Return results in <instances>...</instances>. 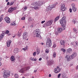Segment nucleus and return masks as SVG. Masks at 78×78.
Here are the masks:
<instances>
[{"instance_id": "c756f323", "label": "nucleus", "mask_w": 78, "mask_h": 78, "mask_svg": "<svg viewBox=\"0 0 78 78\" xmlns=\"http://www.w3.org/2000/svg\"><path fill=\"white\" fill-rule=\"evenodd\" d=\"M36 4H37V2H33L32 4V5H33V6H36Z\"/></svg>"}, {"instance_id": "2f4dec72", "label": "nucleus", "mask_w": 78, "mask_h": 78, "mask_svg": "<svg viewBox=\"0 0 78 78\" xmlns=\"http://www.w3.org/2000/svg\"><path fill=\"white\" fill-rule=\"evenodd\" d=\"M54 62V61H53V60H52L50 61V64H53Z\"/></svg>"}, {"instance_id": "412c9836", "label": "nucleus", "mask_w": 78, "mask_h": 78, "mask_svg": "<svg viewBox=\"0 0 78 78\" xmlns=\"http://www.w3.org/2000/svg\"><path fill=\"white\" fill-rule=\"evenodd\" d=\"M64 40H61L60 41V44L62 45H64Z\"/></svg>"}, {"instance_id": "774afa93", "label": "nucleus", "mask_w": 78, "mask_h": 78, "mask_svg": "<svg viewBox=\"0 0 78 78\" xmlns=\"http://www.w3.org/2000/svg\"><path fill=\"white\" fill-rule=\"evenodd\" d=\"M22 78H25V77H22Z\"/></svg>"}, {"instance_id": "c9c22d12", "label": "nucleus", "mask_w": 78, "mask_h": 78, "mask_svg": "<svg viewBox=\"0 0 78 78\" xmlns=\"http://www.w3.org/2000/svg\"><path fill=\"white\" fill-rule=\"evenodd\" d=\"M39 53H40V50L39 49H37V55H39Z\"/></svg>"}, {"instance_id": "dca6fc26", "label": "nucleus", "mask_w": 78, "mask_h": 78, "mask_svg": "<svg viewBox=\"0 0 78 78\" xmlns=\"http://www.w3.org/2000/svg\"><path fill=\"white\" fill-rule=\"evenodd\" d=\"M19 49L18 48H15L14 49V53H19Z\"/></svg>"}, {"instance_id": "052dcab7", "label": "nucleus", "mask_w": 78, "mask_h": 78, "mask_svg": "<svg viewBox=\"0 0 78 78\" xmlns=\"http://www.w3.org/2000/svg\"><path fill=\"white\" fill-rule=\"evenodd\" d=\"M2 66V62H0V67Z\"/></svg>"}, {"instance_id": "1a4fd4ad", "label": "nucleus", "mask_w": 78, "mask_h": 78, "mask_svg": "<svg viewBox=\"0 0 78 78\" xmlns=\"http://www.w3.org/2000/svg\"><path fill=\"white\" fill-rule=\"evenodd\" d=\"M53 23V21L51 20H50L48 21L46 23V25L47 27H48V26H50Z\"/></svg>"}, {"instance_id": "864d4df0", "label": "nucleus", "mask_w": 78, "mask_h": 78, "mask_svg": "<svg viewBox=\"0 0 78 78\" xmlns=\"http://www.w3.org/2000/svg\"><path fill=\"white\" fill-rule=\"evenodd\" d=\"M36 60H37L36 58L34 59V61H36Z\"/></svg>"}, {"instance_id": "3c124183", "label": "nucleus", "mask_w": 78, "mask_h": 78, "mask_svg": "<svg viewBox=\"0 0 78 78\" xmlns=\"http://www.w3.org/2000/svg\"><path fill=\"white\" fill-rule=\"evenodd\" d=\"M45 21L44 20V21H43L41 22V23H44V22H45Z\"/></svg>"}, {"instance_id": "37998d69", "label": "nucleus", "mask_w": 78, "mask_h": 78, "mask_svg": "<svg viewBox=\"0 0 78 78\" xmlns=\"http://www.w3.org/2000/svg\"><path fill=\"white\" fill-rule=\"evenodd\" d=\"M73 23L75 24L76 23V20H73Z\"/></svg>"}, {"instance_id": "c03bdc74", "label": "nucleus", "mask_w": 78, "mask_h": 78, "mask_svg": "<svg viewBox=\"0 0 78 78\" xmlns=\"http://www.w3.org/2000/svg\"><path fill=\"white\" fill-rule=\"evenodd\" d=\"M30 59L31 61H34V58L31 57V58H30Z\"/></svg>"}, {"instance_id": "f8f14e48", "label": "nucleus", "mask_w": 78, "mask_h": 78, "mask_svg": "<svg viewBox=\"0 0 78 78\" xmlns=\"http://www.w3.org/2000/svg\"><path fill=\"white\" fill-rule=\"evenodd\" d=\"M43 3V2L42 1H39L37 2L36 6H41L42 5Z\"/></svg>"}, {"instance_id": "e2e57ef3", "label": "nucleus", "mask_w": 78, "mask_h": 78, "mask_svg": "<svg viewBox=\"0 0 78 78\" xmlns=\"http://www.w3.org/2000/svg\"><path fill=\"white\" fill-rule=\"evenodd\" d=\"M5 2H8V0H6Z\"/></svg>"}, {"instance_id": "4be33fe9", "label": "nucleus", "mask_w": 78, "mask_h": 78, "mask_svg": "<svg viewBox=\"0 0 78 78\" xmlns=\"http://www.w3.org/2000/svg\"><path fill=\"white\" fill-rule=\"evenodd\" d=\"M67 51L68 53H71L72 51V49L69 48L67 50Z\"/></svg>"}, {"instance_id": "bb28decb", "label": "nucleus", "mask_w": 78, "mask_h": 78, "mask_svg": "<svg viewBox=\"0 0 78 78\" xmlns=\"http://www.w3.org/2000/svg\"><path fill=\"white\" fill-rule=\"evenodd\" d=\"M56 56V53L55 52L53 53V57L55 58Z\"/></svg>"}, {"instance_id": "603ef678", "label": "nucleus", "mask_w": 78, "mask_h": 78, "mask_svg": "<svg viewBox=\"0 0 78 78\" xmlns=\"http://www.w3.org/2000/svg\"><path fill=\"white\" fill-rule=\"evenodd\" d=\"M55 47H56V45L55 44H54L53 45V47H54V48H55Z\"/></svg>"}, {"instance_id": "20e7f679", "label": "nucleus", "mask_w": 78, "mask_h": 78, "mask_svg": "<svg viewBox=\"0 0 78 78\" xmlns=\"http://www.w3.org/2000/svg\"><path fill=\"white\" fill-rule=\"evenodd\" d=\"M30 69V67L27 66L24 68H22L21 69H20L19 71V72L21 73H23L25 71L27 70H28L29 69Z\"/></svg>"}, {"instance_id": "6e6d98bb", "label": "nucleus", "mask_w": 78, "mask_h": 78, "mask_svg": "<svg viewBox=\"0 0 78 78\" xmlns=\"http://www.w3.org/2000/svg\"><path fill=\"white\" fill-rule=\"evenodd\" d=\"M76 69L78 70V66H77L76 67Z\"/></svg>"}, {"instance_id": "39448f33", "label": "nucleus", "mask_w": 78, "mask_h": 78, "mask_svg": "<svg viewBox=\"0 0 78 78\" xmlns=\"http://www.w3.org/2000/svg\"><path fill=\"white\" fill-rule=\"evenodd\" d=\"M46 46L47 47H50L51 46V40L50 39V38H48L47 39Z\"/></svg>"}, {"instance_id": "f03ea898", "label": "nucleus", "mask_w": 78, "mask_h": 78, "mask_svg": "<svg viewBox=\"0 0 78 78\" xmlns=\"http://www.w3.org/2000/svg\"><path fill=\"white\" fill-rule=\"evenodd\" d=\"M66 17L64 16L60 20V23L63 28H65V27H66Z\"/></svg>"}, {"instance_id": "5701e85b", "label": "nucleus", "mask_w": 78, "mask_h": 78, "mask_svg": "<svg viewBox=\"0 0 78 78\" xmlns=\"http://www.w3.org/2000/svg\"><path fill=\"white\" fill-rule=\"evenodd\" d=\"M3 15H2L1 16L0 18V22H1L3 20Z\"/></svg>"}, {"instance_id": "72a5a7b5", "label": "nucleus", "mask_w": 78, "mask_h": 78, "mask_svg": "<svg viewBox=\"0 0 78 78\" xmlns=\"http://www.w3.org/2000/svg\"><path fill=\"white\" fill-rule=\"evenodd\" d=\"M61 50L62 51L64 52V53H65V52L66 51V50H65V49H64V48H62L61 49Z\"/></svg>"}, {"instance_id": "a878e982", "label": "nucleus", "mask_w": 78, "mask_h": 78, "mask_svg": "<svg viewBox=\"0 0 78 78\" xmlns=\"http://www.w3.org/2000/svg\"><path fill=\"white\" fill-rule=\"evenodd\" d=\"M16 25V24L15 22L14 21L11 23V25L13 26H15Z\"/></svg>"}, {"instance_id": "423d86ee", "label": "nucleus", "mask_w": 78, "mask_h": 78, "mask_svg": "<svg viewBox=\"0 0 78 78\" xmlns=\"http://www.w3.org/2000/svg\"><path fill=\"white\" fill-rule=\"evenodd\" d=\"M16 9H17L16 7H11L9 9L8 11L9 12H12L13 11L16 10Z\"/></svg>"}, {"instance_id": "4468645a", "label": "nucleus", "mask_w": 78, "mask_h": 78, "mask_svg": "<svg viewBox=\"0 0 78 78\" xmlns=\"http://www.w3.org/2000/svg\"><path fill=\"white\" fill-rule=\"evenodd\" d=\"M23 39H26L27 37V32H24L23 33Z\"/></svg>"}, {"instance_id": "338daca9", "label": "nucleus", "mask_w": 78, "mask_h": 78, "mask_svg": "<svg viewBox=\"0 0 78 78\" xmlns=\"http://www.w3.org/2000/svg\"><path fill=\"white\" fill-rule=\"evenodd\" d=\"M32 78H34V76H33Z\"/></svg>"}, {"instance_id": "473e14b6", "label": "nucleus", "mask_w": 78, "mask_h": 78, "mask_svg": "<svg viewBox=\"0 0 78 78\" xmlns=\"http://www.w3.org/2000/svg\"><path fill=\"white\" fill-rule=\"evenodd\" d=\"M14 3V2L13 1H12L10 3V6H11V5H12Z\"/></svg>"}, {"instance_id": "0eeeda50", "label": "nucleus", "mask_w": 78, "mask_h": 78, "mask_svg": "<svg viewBox=\"0 0 78 78\" xmlns=\"http://www.w3.org/2000/svg\"><path fill=\"white\" fill-rule=\"evenodd\" d=\"M4 20L5 22H6L7 23H10V18L8 16L5 17L4 18Z\"/></svg>"}, {"instance_id": "09e8293b", "label": "nucleus", "mask_w": 78, "mask_h": 78, "mask_svg": "<svg viewBox=\"0 0 78 78\" xmlns=\"http://www.w3.org/2000/svg\"><path fill=\"white\" fill-rule=\"evenodd\" d=\"M18 36L19 37H20V34H18Z\"/></svg>"}, {"instance_id": "a18cd8bd", "label": "nucleus", "mask_w": 78, "mask_h": 78, "mask_svg": "<svg viewBox=\"0 0 78 78\" xmlns=\"http://www.w3.org/2000/svg\"><path fill=\"white\" fill-rule=\"evenodd\" d=\"M60 76H61V74H58V78H59Z\"/></svg>"}, {"instance_id": "79ce46f5", "label": "nucleus", "mask_w": 78, "mask_h": 78, "mask_svg": "<svg viewBox=\"0 0 78 78\" xmlns=\"http://www.w3.org/2000/svg\"><path fill=\"white\" fill-rule=\"evenodd\" d=\"M9 33V31L8 30H6L5 31V34H8Z\"/></svg>"}, {"instance_id": "9b49d317", "label": "nucleus", "mask_w": 78, "mask_h": 78, "mask_svg": "<svg viewBox=\"0 0 78 78\" xmlns=\"http://www.w3.org/2000/svg\"><path fill=\"white\" fill-rule=\"evenodd\" d=\"M61 9L62 11H65V10L67 9V8L65 7V4H63L62 5Z\"/></svg>"}, {"instance_id": "e433bc0d", "label": "nucleus", "mask_w": 78, "mask_h": 78, "mask_svg": "<svg viewBox=\"0 0 78 78\" xmlns=\"http://www.w3.org/2000/svg\"><path fill=\"white\" fill-rule=\"evenodd\" d=\"M27 8H28V7H27V6L25 7L23 9V11H26L27 9Z\"/></svg>"}, {"instance_id": "a19ab883", "label": "nucleus", "mask_w": 78, "mask_h": 78, "mask_svg": "<svg viewBox=\"0 0 78 78\" xmlns=\"http://www.w3.org/2000/svg\"><path fill=\"white\" fill-rule=\"evenodd\" d=\"M21 20H25V17H23L21 19Z\"/></svg>"}, {"instance_id": "4d7b16f0", "label": "nucleus", "mask_w": 78, "mask_h": 78, "mask_svg": "<svg viewBox=\"0 0 78 78\" xmlns=\"http://www.w3.org/2000/svg\"><path fill=\"white\" fill-rule=\"evenodd\" d=\"M49 77H51V75L50 74H49Z\"/></svg>"}, {"instance_id": "2eb2a0df", "label": "nucleus", "mask_w": 78, "mask_h": 78, "mask_svg": "<svg viewBox=\"0 0 78 78\" xmlns=\"http://www.w3.org/2000/svg\"><path fill=\"white\" fill-rule=\"evenodd\" d=\"M66 59L67 60L69 61L70 60V57L69 55H66L65 57Z\"/></svg>"}, {"instance_id": "6e6552de", "label": "nucleus", "mask_w": 78, "mask_h": 78, "mask_svg": "<svg viewBox=\"0 0 78 78\" xmlns=\"http://www.w3.org/2000/svg\"><path fill=\"white\" fill-rule=\"evenodd\" d=\"M61 71V69L59 68L58 67H57L55 69L54 72L55 73H59V72Z\"/></svg>"}, {"instance_id": "49530a36", "label": "nucleus", "mask_w": 78, "mask_h": 78, "mask_svg": "<svg viewBox=\"0 0 78 78\" xmlns=\"http://www.w3.org/2000/svg\"><path fill=\"white\" fill-rule=\"evenodd\" d=\"M7 5H10V3L9 2H8L7 4Z\"/></svg>"}, {"instance_id": "7ed1b4c3", "label": "nucleus", "mask_w": 78, "mask_h": 78, "mask_svg": "<svg viewBox=\"0 0 78 78\" xmlns=\"http://www.w3.org/2000/svg\"><path fill=\"white\" fill-rule=\"evenodd\" d=\"M11 73L9 71L5 70L4 71L3 76L4 78H8L10 76Z\"/></svg>"}, {"instance_id": "bf43d9fd", "label": "nucleus", "mask_w": 78, "mask_h": 78, "mask_svg": "<svg viewBox=\"0 0 78 78\" xmlns=\"http://www.w3.org/2000/svg\"><path fill=\"white\" fill-rule=\"evenodd\" d=\"M41 45H44V43H41Z\"/></svg>"}, {"instance_id": "cd10ccee", "label": "nucleus", "mask_w": 78, "mask_h": 78, "mask_svg": "<svg viewBox=\"0 0 78 78\" xmlns=\"http://www.w3.org/2000/svg\"><path fill=\"white\" fill-rule=\"evenodd\" d=\"M14 76L15 78H19V75L17 74L16 73L15 74Z\"/></svg>"}, {"instance_id": "5fc2aeb1", "label": "nucleus", "mask_w": 78, "mask_h": 78, "mask_svg": "<svg viewBox=\"0 0 78 78\" xmlns=\"http://www.w3.org/2000/svg\"><path fill=\"white\" fill-rule=\"evenodd\" d=\"M42 60V58H40L39 59V61H41Z\"/></svg>"}, {"instance_id": "6ab92c4d", "label": "nucleus", "mask_w": 78, "mask_h": 78, "mask_svg": "<svg viewBox=\"0 0 78 78\" xmlns=\"http://www.w3.org/2000/svg\"><path fill=\"white\" fill-rule=\"evenodd\" d=\"M10 60L11 61H14L15 60V57L13 56H12L10 57Z\"/></svg>"}, {"instance_id": "f704fd0d", "label": "nucleus", "mask_w": 78, "mask_h": 78, "mask_svg": "<svg viewBox=\"0 0 78 78\" xmlns=\"http://www.w3.org/2000/svg\"><path fill=\"white\" fill-rule=\"evenodd\" d=\"M45 52L47 53H49V50L48 49H46L45 50Z\"/></svg>"}, {"instance_id": "ea45409f", "label": "nucleus", "mask_w": 78, "mask_h": 78, "mask_svg": "<svg viewBox=\"0 0 78 78\" xmlns=\"http://www.w3.org/2000/svg\"><path fill=\"white\" fill-rule=\"evenodd\" d=\"M33 56H36V52H34L33 53Z\"/></svg>"}, {"instance_id": "7c9ffc66", "label": "nucleus", "mask_w": 78, "mask_h": 78, "mask_svg": "<svg viewBox=\"0 0 78 78\" xmlns=\"http://www.w3.org/2000/svg\"><path fill=\"white\" fill-rule=\"evenodd\" d=\"M75 46L76 47H78V42L77 41H76L75 42Z\"/></svg>"}, {"instance_id": "a211bd4d", "label": "nucleus", "mask_w": 78, "mask_h": 78, "mask_svg": "<svg viewBox=\"0 0 78 78\" xmlns=\"http://www.w3.org/2000/svg\"><path fill=\"white\" fill-rule=\"evenodd\" d=\"M11 43V41L10 40H9L7 41V45L8 47L10 46V44Z\"/></svg>"}, {"instance_id": "8fccbe9b", "label": "nucleus", "mask_w": 78, "mask_h": 78, "mask_svg": "<svg viewBox=\"0 0 78 78\" xmlns=\"http://www.w3.org/2000/svg\"><path fill=\"white\" fill-rule=\"evenodd\" d=\"M33 20V19H32L31 18H30V19L29 20V21H32V20Z\"/></svg>"}, {"instance_id": "de8ad7c7", "label": "nucleus", "mask_w": 78, "mask_h": 78, "mask_svg": "<svg viewBox=\"0 0 78 78\" xmlns=\"http://www.w3.org/2000/svg\"><path fill=\"white\" fill-rule=\"evenodd\" d=\"M72 9H69V11H70V12H72Z\"/></svg>"}, {"instance_id": "393cba45", "label": "nucleus", "mask_w": 78, "mask_h": 78, "mask_svg": "<svg viewBox=\"0 0 78 78\" xmlns=\"http://www.w3.org/2000/svg\"><path fill=\"white\" fill-rule=\"evenodd\" d=\"M59 19V16H58L55 19V22H56Z\"/></svg>"}, {"instance_id": "c85d7f7f", "label": "nucleus", "mask_w": 78, "mask_h": 78, "mask_svg": "<svg viewBox=\"0 0 78 78\" xmlns=\"http://www.w3.org/2000/svg\"><path fill=\"white\" fill-rule=\"evenodd\" d=\"M33 8L34 9H35L36 10L38 9H39V7L37 6H35Z\"/></svg>"}, {"instance_id": "58836bf2", "label": "nucleus", "mask_w": 78, "mask_h": 78, "mask_svg": "<svg viewBox=\"0 0 78 78\" xmlns=\"http://www.w3.org/2000/svg\"><path fill=\"white\" fill-rule=\"evenodd\" d=\"M52 7H51V8L52 9V8H55V5H51Z\"/></svg>"}, {"instance_id": "ddd939ff", "label": "nucleus", "mask_w": 78, "mask_h": 78, "mask_svg": "<svg viewBox=\"0 0 78 78\" xmlns=\"http://www.w3.org/2000/svg\"><path fill=\"white\" fill-rule=\"evenodd\" d=\"M77 55V54H76V52H74V53L71 56V59H73L74 58L76 57Z\"/></svg>"}, {"instance_id": "69168bd1", "label": "nucleus", "mask_w": 78, "mask_h": 78, "mask_svg": "<svg viewBox=\"0 0 78 78\" xmlns=\"http://www.w3.org/2000/svg\"><path fill=\"white\" fill-rule=\"evenodd\" d=\"M23 28H25V26H23Z\"/></svg>"}, {"instance_id": "13d9d810", "label": "nucleus", "mask_w": 78, "mask_h": 78, "mask_svg": "<svg viewBox=\"0 0 78 78\" xmlns=\"http://www.w3.org/2000/svg\"><path fill=\"white\" fill-rule=\"evenodd\" d=\"M37 72V70H34V72L35 73H36V72Z\"/></svg>"}, {"instance_id": "9d476101", "label": "nucleus", "mask_w": 78, "mask_h": 78, "mask_svg": "<svg viewBox=\"0 0 78 78\" xmlns=\"http://www.w3.org/2000/svg\"><path fill=\"white\" fill-rule=\"evenodd\" d=\"M72 8L73 11L74 12L76 11V10H77V9L75 8V4L74 3H73L72 4Z\"/></svg>"}, {"instance_id": "f257e3e1", "label": "nucleus", "mask_w": 78, "mask_h": 78, "mask_svg": "<svg viewBox=\"0 0 78 78\" xmlns=\"http://www.w3.org/2000/svg\"><path fill=\"white\" fill-rule=\"evenodd\" d=\"M40 30L39 29H37L35 30L33 32L34 36V37H38L39 39H42L41 35H40Z\"/></svg>"}, {"instance_id": "aec40b11", "label": "nucleus", "mask_w": 78, "mask_h": 78, "mask_svg": "<svg viewBox=\"0 0 78 78\" xmlns=\"http://www.w3.org/2000/svg\"><path fill=\"white\" fill-rule=\"evenodd\" d=\"M5 36V34H2L0 36V40L1 41L2 40V39H3V37H4Z\"/></svg>"}, {"instance_id": "f3484780", "label": "nucleus", "mask_w": 78, "mask_h": 78, "mask_svg": "<svg viewBox=\"0 0 78 78\" xmlns=\"http://www.w3.org/2000/svg\"><path fill=\"white\" fill-rule=\"evenodd\" d=\"M57 31L58 33H60L62 31V29L61 28H58L57 29Z\"/></svg>"}, {"instance_id": "4c0bfd02", "label": "nucleus", "mask_w": 78, "mask_h": 78, "mask_svg": "<svg viewBox=\"0 0 78 78\" xmlns=\"http://www.w3.org/2000/svg\"><path fill=\"white\" fill-rule=\"evenodd\" d=\"M28 49V48L27 47V46H26V47H25V48H23V50H26Z\"/></svg>"}, {"instance_id": "b1692460", "label": "nucleus", "mask_w": 78, "mask_h": 78, "mask_svg": "<svg viewBox=\"0 0 78 78\" xmlns=\"http://www.w3.org/2000/svg\"><path fill=\"white\" fill-rule=\"evenodd\" d=\"M73 31L74 32H76V33H78V32H77V29H76V28H73Z\"/></svg>"}, {"instance_id": "0e129e2a", "label": "nucleus", "mask_w": 78, "mask_h": 78, "mask_svg": "<svg viewBox=\"0 0 78 78\" xmlns=\"http://www.w3.org/2000/svg\"><path fill=\"white\" fill-rule=\"evenodd\" d=\"M12 37H13V38H14V37H15V36H13Z\"/></svg>"}, {"instance_id": "680f3d73", "label": "nucleus", "mask_w": 78, "mask_h": 78, "mask_svg": "<svg viewBox=\"0 0 78 78\" xmlns=\"http://www.w3.org/2000/svg\"><path fill=\"white\" fill-rule=\"evenodd\" d=\"M2 61V58H0V61Z\"/></svg>"}]
</instances>
